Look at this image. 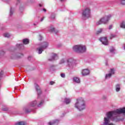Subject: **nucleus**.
I'll use <instances>...</instances> for the list:
<instances>
[{"label":"nucleus","instance_id":"obj_9","mask_svg":"<svg viewBox=\"0 0 125 125\" xmlns=\"http://www.w3.org/2000/svg\"><path fill=\"white\" fill-rule=\"evenodd\" d=\"M48 30L49 32L54 33L55 34H57V33L59 32V30L56 29L53 26L48 27Z\"/></svg>","mask_w":125,"mask_h":125},{"label":"nucleus","instance_id":"obj_1","mask_svg":"<svg viewBox=\"0 0 125 125\" xmlns=\"http://www.w3.org/2000/svg\"><path fill=\"white\" fill-rule=\"evenodd\" d=\"M120 114H123L124 116H125V107L107 112L104 118L103 125H115L111 122L121 121V119L119 118Z\"/></svg>","mask_w":125,"mask_h":125},{"label":"nucleus","instance_id":"obj_7","mask_svg":"<svg viewBox=\"0 0 125 125\" xmlns=\"http://www.w3.org/2000/svg\"><path fill=\"white\" fill-rule=\"evenodd\" d=\"M100 41L102 42L103 44H104V45H108L109 43V42H108V40L106 37H103L100 38Z\"/></svg>","mask_w":125,"mask_h":125},{"label":"nucleus","instance_id":"obj_6","mask_svg":"<svg viewBox=\"0 0 125 125\" xmlns=\"http://www.w3.org/2000/svg\"><path fill=\"white\" fill-rule=\"evenodd\" d=\"M91 10L89 7H86L83 10L82 16L84 19H87V18H89L91 16Z\"/></svg>","mask_w":125,"mask_h":125},{"label":"nucleus","instance_id":"obj_2","mask_svg":"<svg viewBox=\"0 0 125 125\" xmlns=\"http://www.w3.org/2000/svg\"><path fill=\"white\" fill-rule=\"evenodd\" d=\"M74 107L79 111H83L85 109V101L83 98H79L76 100Z\"/></svg>","mask_w":125,"mask_h":125},{"label":"nucleus","instance_id":"obj_3","mask_svg":"<svg viewBox=\"0 0 125 125\" xmlns=\"http://www.w3.org/2000/svg\"><path fill=\"white\" fill-rule=\"evenodd\" d=\"M73 49L78 53H83L86 51V46L83 44L76 45L73 47Z\"/></svg>","mask_w":125,"mask_h":125},{"label":"nucleus","instance_id":"obj_32","mask_svg":"<svg viewBox=\"0 0 125 125\" xmlns=\"http://www.w3.org/2000/svg\"><path fill=\"white\" fill-rule=\"evenodd\" d=\"M61 76L62 78H64L65 77V74H61Z\"/></svg>","mask_w":125,"mask_h":125},{"label":"nucleus","instance_id":"obj_34","mask_svg":"<svg viewBox=\"0 0 125 125\" xmlns=\"http://www.w3.org/2000/svg\"><path fill=\"white\" fill-rule=\"evenodd\" d=\"M112 28H113V25H109V30H111V29H112Z\"/></svg>","mask_w":125,"mask_h":125},{"label":"nucleus","instance_id":"obj_25","mask_svg":"<svg viewBox=\"0 0 125 125\" xmlns=\"http://www.w3.org/2000/svg\"><path fill=\"white\" fill-rule=\"evenodd\" d=\"M121 4H125V0H120Z\"/></svg>","mask_w":125,"mask_h":125},{"label":"nucleus","instance_id":"obj_27","mask_svg":"<svg viewBox=\"0 0 125 125\" xmlns=\"http://www.w3.org/2000/svg\"><path fill=\"white\" fill-rule=\"evenodd\" d=\"M43 104V101H42L41 103L38 104V106L40 107V106H42Z\"/></svg>","mask_w":125,"mask_h":125},{"label":"nucleus","instance_id":"obj_37","mask_svg":"<svg viewBox=\"0 0 125 125\" xmlns=\"http://www.w3.org/2000/svg\"><path fill=\"white\" fill-rule=\"evenodd\" d=\"M20 45H21V44H17V46H20Z\"/></svg>","mask_w":125,"mask_h":125},{"label":"nucleus","instance_id":"obj_12","mask_svg":"<svg viewBox=\"0 0 125 125\" xmlns=\"http://www.w3.org/2000/svg\"><path fill=\"white\" fill-rule=\"evenodd\" d=\"M82 74L83 76H87V75H89V70L87 69H83Z\"/></svg>","mask_w":125,"mask_h":125},{"label":"nucleus","instance_id":"obj_26","mask_svg":"<svg viewBox=\"0 0 125 125\" xmlns=\"http://www.w3.org/2000/svg\"><path fill=\"white\" fill-rule=\"evenodd\" d=\"M65 62V60L62 59L60 62V64H63Z\"/></svg>","mask_w":125,"mask_h":125},{"label":"nucleus","instance_id":"obj_24","mask_svg":"<svg viewBox=\"0 0 125 125\" xmlns=\"http://www.w3.org/2000/svg\"><path fill=\"white\" fill-rule=\"evenodd\" d=\"M116 37V35L114 34H111L110 36H109L110 39H113Z\"/></svg>","mask_w":125,"mask_h":125},{"label":"nucleus","instance_id":"obj_19","mask_svg":"<svg viewBox=\"0 0 125 125\" xmlns=\"http://www.w3.org/2000/svg\"><path fill=\"white\" fill-rule=\"evenodd\" d=\"M71 102V99L69 98H65L64 99V103H66V104H69Z\"/></svg>","mask_w":125,"mask_h":125},{"label":"nucleus","instance_id":"obj_35","mask_svg":"<svg viewBox=\"0 0 125 125\" xmlns=\"http://www.w3.org/2000/svg\"><path fill=\"white\" fill-rule=\"evenodd\" d=\"M41 22L43 21V18L41 19Z\"/></svg>","mask_w":125,"mask_h":125},{"label":"nucleus","instance_id":"obj_8","mask_svg":"<svg viewBox=\"0 0 125 125\" xmlns=\"http://www.w3.org/2000/svg\"><path fill=\"white\" fill-rule=\"evenodd\" d=\"M115 74V69H111L109 73L108 74H106L105 75V79H110L111 77H112V75H114Z\"/></svg>","mask_w":125,"mask_h":125},{"label":"nucleus","instance_id":"obj_38","mask_svg":"<svg viewBox=\"0 0 125 125\" xmlns=\"http://www.w3.org/2000/svg\"><path fill=\"white\" fill-rule=\"evenodd\" d=\"M40 6H42V5L41 4H39Z\"/></svg>","mask_w":125,"mask_h":125},{"label":"nucleus","instance_id":"obj_39","mask_svg":"<svg viewBox=\"0 0 125 125\" xmlns=\"http://www.w3.org/2000/svg\"><path fill=\"white\" fill-rule=\"evenodd\" d=\"M63 0H61L62 1H63Z\"/></svg>","mask_w":125,"mask_h":125},{"label":"nucleus","instance_id":"obj_23","mask_svg":"<svg viewBox=\"0 0 125 125\" xmlns=\"http://www.w3.org/2000/svg\"><path fill=\"white\" fill-rule=\"evenodd\" d=\"M4 37H5V38H9V37H10V34H9V33H5L4 34Z\"/></svg>","mask_w":125,"mask_h":125},{"label":"nucleus","instance_id":"obj_36","mask_svg":"<svg viewBox=\"0 0 125 125\" xmlns=\"http://www.w3.org/2000/svg\"><path fill=\"white\" fill-rule=\"evenodd\" d=\"M43 11L46 12V10L45 9H43Z\"/></svg>","mask_w":125,"mask_h":125},{"label":"nucleus","instance_id":"obj_17","mask_svg":"<svg viewBox=\"0 0 125 125\" xmlns=\"http://www.w3.org/2000/svg\"><path fill=\"white\" fill-rule=\"evenodd\" d=\"M27 123L26 122L21 121L16 123L15 125H26Z\"/></svg>","mask_w":125,"mask_h":125},{"label":"nucleus","instance_id":"obj_11","mask_svg":"<svg viewBox=\"0 0 125 125\" xmlns=\"http://www.w3.org/2000/svg\"><path fill=\"white\" fill-rule=\"evenodd\" d=\"M74 63H75V60L72 59H69L67 60V64L69 67H72Z\"/></svg>","mask_w":125,"mask_h":125},{"label":"nucleus","instance_id":"obj_14","mask_svg":"<svg viewBox=\"0 0 125 125\" xmlns=\"http://www.w3.org/2000/svg\"><path fill=\"white\" fill-rule=\"evenodd\" d=\"M22 42L23 44H28L29 42H30V40L28 39H24L22 40Z\"/></svg>","mask_w":125,"mask_h":125},{"label":"nucleus","instance_id":"obj_15","mask_svg":"<svg viewBox=\"0 0 125 125\" xmlns=\"http://www.w3.org/2000/svg\"><path fill=\"white\" fill-rule=\"evenodd\" d=\"M73 81L75 83H81V80H80V79L78 77H74Z\"/></svg>","mask_w":125,"mask_h":125},{"label":"nucleus","instance_id":"obj_13","mask_svg":"<svg viewBox=\"0 0 125 125\" xmlns=\"http://www.w3.org/2000/svg\"><path fill=\"white\" fill-rule=\"evenodd\" d=\"M58 125V121L57 120L53 121L52 122L48 123V125Z\"/></svg>","mask_w":125,"mask_h":125},{"label":"nucleus","instance_id":"obj_20","mask_svg":"<svg viewBox=\"0 0 125 125\" xmlns=\"http://www.w3.org/2000/svg\"><path fill=\"white\" fill-rule=\"evenodd\" d=\"M35 88H36V90L38 91V93L41 92L40 89H39V85L38 84L35 85Z\"/></svg>","mask_w":125,"mask_h":125},{"label":"nucleus","instance_id":"obj_18","mask_svg":"<svg viewBox=\"0 0 125 125\" xmlns=\"http://www.w3.org/2000/svg\"><path fill=\"white\" fill-rule=\"evenodd\" d=\"M121 28H123V29H125V21H123L120 24Z\"/></svg>","mask_w":125,"mask_h":125},{"label":"nucleus","instance_id":"obj_10","mask_svg":"<svg viewBox=\"0 0 125 125\" xmlns=\"http://www.w3.org/2000/svg\"><path fill=\"white\" fill-rule=\"evenodd\" d=\"M51 59H49V61H54V60H57L58 59V56L56 54L52 53L51 55Z\"/></svg>","mask_w":125,"mask_h":125},{"label":"nucleus","instance_id":"obj_30","mask_svg":"<svg viewBox=\"0 0 125 125\" xmlns=\"http://www.w3.org/2000/svg\"><path fill=\"white\" fill-rule=\"evenodd\" d=\"M54 83H54V82H53V81L50 82V84H51V85L54 84Z\"/></svg>","mask_w":125,"mask_h":125},{"label":"nucleus","instance_id":"obj_4","mask_svg":"<svg viewBox=\"0 0 125 125\" xmlns=\"http://www.w3.org/2000/svg\"><path fill=\"white\" fill-rule=\"evenodd\" d=\"M49 43L48 42H44L39 44V47L37 48V51H38L39 54H42L44 49H46L48 47Z\"/></svg>","mask_w":125,"mask_h":125},{"label":"nucleus","instance_id":"obj_5","mask_svg":"<svg viewBox=\"0 0 125 125\" xmlns=\"http://www.w3.org/2000/svg\"><path fill=\"white\" fill-rule=\"evenodd\" d=\"M112 18V16L111 15H109L104 17L102 18L100 20L96 22V25H101L102 24H106L108 23V21L111 19Z\"/></svg>","mask_w":125,"mask_h":125},{"label":"nucleus","instance_id":"obj_16","mask_svg":"<svg viewBox=\"0 0 125 125\" xmlns=\"http://www.w3.org/2000/svg\"><path fill=\"white\" fill-rule=\"evenodd\" d=\"M115 89L117 92L120 91L121 90V85L119 84H116L115 86Z\"/></svg>","mask_w":125,"mask_h":125},{"label":"nucleus","instance_id":"obj_22","mask_svg":"<svg viewBox=\"0 0 125 125\" xmlns=\"http://www.w3.org/2000/svg\"><path fill=\"white\" fill-rule=\"evenodd\" d=\"M102 31H103V29L100 28L97 31V34L98 35V34H100L101 33H102Z\"/></svg>","mask_w":125,"mask_h":125},{"label":"nucleus","instance_id":"obj_29","mask_svg":"<svg viewBox=\"0 0 125 125\" xmlns=\"http://www.w3.org/2000/svg\"><path fill=\"white\" fill-rule=\"evenodd\" d=\"M13 12H12V8H11L10 11V15L11 16L12 15Z\"/></svg>","mask_w":125,"mask_h":125},{"label":"nucleus","instance_id":"obj_31","mask_svg":"<svg viewBox=\"0 0 125 125\" xmlns=\"http://www.w3.org/2000/svg\"><path fill=\"white\" fill-rule=\"evenodd\" d=\"M39 38H40L39 41H42V36L39 35Z\"/></svg>","mask_w":125,"mask_h":125},{"label":"nucleus","instance_id":"obj_33","mask_svg":"<svg viewBox=\"0 0 125 125\" xmlns=\"http://www.w3.org/2000/svg\"><path fill=\"white\" fill-rule=\"evenodd\" d=\"M3 75V71H1L0 73V77H1Z\"/></svg>","mask_w":125,"mask_h":125},{"label":"nucleus","instance_id":"obj_28","mask_svg":"<svg viewBox=\"0 0 125 125\" xmlns=\"http://www.w3.org/2000/svg\"><path fill=\"white\" fill-rule=\"evenodd\" d=\"M110 52H111V53H113V52H114V51H115V48H112L110 50Z\"/></svg>","mask_w":125,"mask_h":125},{"label":"nucleus","instance_id":"obj_21","mask_svg":"<svg viewBox=\"0 0 125 125\" xmlns=\"http://www.w3.org/2000/svg\"><path fill=\"white\" fill-rule=\"evenodd\" d=\"M36 105H37V101H35L31 103V106L32 107H34V106H36Z\"/></svg>","mask_w":125,"mask_h":125}]
</instances>
